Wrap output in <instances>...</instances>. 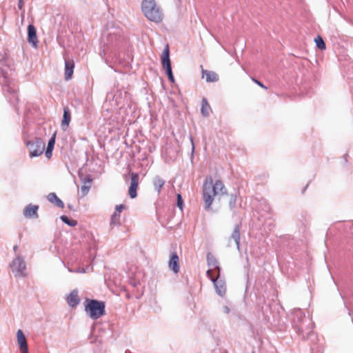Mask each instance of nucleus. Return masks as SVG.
Returning <instances> with one entry per match:
<instances>
[{"label":"nucleus","mask_w":353,"mask_h":353,"mask_svg":"<svg viewBox=\"0 0 353 353\" xmlns=\"http://www.w3.org/2000/svg\"><path fill=\"white\" fill-rule=\"evenodd\" d=\"M225 193V186L222 181L218 180L213 183L211 176H207L203 185V196L205 208L209 209L214 201V198L219 194Z\"/></svg>","instance_id":"nucleus-1"},{"label":"nucleus","mask_w":353,"mask_h":353,"mask_svg":"<svg viewBox=\"0 0 353 353\" xmlns=\"http://www.w3.org/2000/svg\"><path fill=\"white\" fill-rule=\"evenodd\" d=\"M142 11L145 17L154 23H159L163 20V12L155 0H143L142 2Z\"/></svg>","instance_id":"nucleus-2"},{"label":"nucleus","mask_w":353,"mask_h":353,"mask_svg":"<svg viewBox=\"0 0 353 353\" xmlns=\"http://www.w3.org/2000/svg\"><path fill=\"white\" fill-rule=\"evenodd\" d=\"M85 305L86 313L92 319H98L105 314V304L102 301L86 299Z\"/></svg>","instance_id":"nucleus-3"},{"label":"nucleus","mask_w":353,"mask_h":353,"mask_svg":"<svg viewBox=\"0 0 353 353\" xmlns=\"http://www.w3.org/2000/svg\"><path fill=\"white\" fill-rule=\"evenodd\" d=\"M297 319L301 322L298 326V332L303 335L305 338V333L306 335H309L313 328V323L310 319H306L305 314L300 310H297L294 314Z\"/></svg>","instance_id":"nucleus-4"},{"label":"nucleus","mask_w":353,"mask_h":353,"mask_svg":"<svg viewBox=\"0 0 353 353\" xmlns=\"http://www.w3.org/2000/svg\"><path fill=\"white\" fill-rule=\"evenodd\" d=\"M10 267L15 277L22 278L26 276V263L22 256H17L14 259Z\"/></svg>","instance_id":"nucleus-5"},{"label":"nucleus","mask_w":353,"mask_h":353,"mask_svg":"<svg viewBox=\"0 0 353 353\" xmlns=\"http://www.w3.org/2000/svg\"><path fill=\"white\" fill-rule=\"evenodd\" d=\"M30 152V157H39L43 154L45 148V142L40 138H34L26 143Z\"/></svg>","instance_id":"nucleus-6"},{"label":"nucleus","mask_w":353,"mask_h":353,"mask_svg":"<svg viewBox=\"0 0 353 353\" xmlns=\"http://www.w3.org/2000/svg\"><path fill=\"white\" fill-rule=\"evenodd\" d=\"M121 37V31L117 28H112L104 32L103 41L105 45L114 44L119 41Z\"/></svg>","instance_id":"nucleus-7"},{"label":"nucleus","mask_w":353,"mask_h":353,"mask_svg":"<svg viewBox=\"0 0 353 353\" xmlns=\"http://www.w3.org/2000/svg\"><path fill=\"white\" fill-rule=\"evenodd\" d=\"M207 275L213 282L216 293L219 296H223L226 292L225 282L223 280L219 279V276L215 278L211 270H208L207 271Z\"/></svg>","instance_id":"nucleus-8"},{"label":"nucleus","mask_w":353,"mask_h":353,"mask_svg":"<svg viewBox=\"0 0 353 353\" xmlns=\"http://www.w3.org/2000/svg\"><path fill=\"white\" fill-rule=\"evenodd\" d=\"M161 64L164 69L165 70L168 77H170L173 75L171 67V62L170 59V51L169 47L167 46L163 52L161 57Z\"/></svg>","instance_id":"nucleus-9"},{"label":"nucleus","mask_w":353,"mask_h":353,"mask_svg":"<svg viewBox=\"0 0 353 353\" xmlns=\"http://www.w3.org/2000/svg\"><path fill=\"white\" fill-rule=\"evenodd\" d=\"M139 176L137 173L132 172L131 173V181L130 186L128 190V193L132 199H134L137 194V190L139 185Z\"/></svg>","instance_id":"nucleus-10"},{"label":"nucleus","mask_w":353,"mask_h":353,"mask_svg":"<svg viewBox=\"0 0 353 353\" xmlns=\"http://www.w3.org/2000/svg\"><path fill=\"white\" fill-rule=\"evenodd\" d=\"M17 343L19 344V350H20L21 352V353H28L27 341H26L25 334H23V332L21 330H19L17 331Z\"/></svg>","instance_id":"nucleus-11"},{"label":"nucleus","mask_w":353,"mask_h":353,"mask_svg":"<svg viewBox=\"0 0 353 353\" xmlns=\"http://www.w3.org/2000/svg\"><path fill=\"white\" fill-rule=\"evenodd\" d=\"M168 265L170 270H172L175 274L179 271V259L176 252H172L169 260Z\"/></svg>","instance_id":"nucleus-12"},{"label":"nucleus","mask_w":353,"mask_h":353,"mask_svg":"<svg viewBox=\"0 0 353 353\" xmlns=\"http://www.w3.org/2000/svg\"><path fill=\"white\" fill-rule=\"evenodd\" d=\"M28 40L34 47L37 46V37L36 28L33 25H29L28 27Z\"/></svg>","instance_id":"nucleus-13"},{"label":"nucleus","mask_w":353,"mask_h":353,"mask_svg":"<svg viewBox=\"0 0 353 353\" xmlns=\"http://www.w3.org/2000/svg\"><path fill=\"white\" fill-rule=\"evenodd\" d=\"M67 302L68 305L72 307H76L80 303V299L78 294L77 290H73L67 297Z\"/></svg>","instance_id":"nucleus-14"},{"label":"nucleus","mask_w":353,"mask_h":353,"mask_svg":"<svg viewBox=\"0 0 353 353\" xmlns=\"http://www.w3.org/2000/svg\"><path fill=\"white\" fill-rule=\"evenodd\" d=\"M74 63L72 60L65 59V79L70 80L73 74Z\"/></svg>","instance_id":"nucleus-15"},{"label":"nucleus","mask_w":353,"mask_h":353,"mask_svg":"<svg viewBox=\"0 0 353 353\" xmlns=\"http://www.w3.org/2000/svg\"><path fill=\"white\" fill-rule=\"evenodd\" d=\"M38 209H39L38 205L29 204L25 208V209L23 210V214L26 217L37 218L38 217V214H37Z\"/></svg>","instance_id":"nucleus-16"},{"label":"nucleus","mask_w":353,"mask_h":353,"mask_svg":"<svg viewBox=\"0 0 353 353\" xmlns=\"http://www.w3.org/2000/svg\"><path fill=\"white\" fill-rule=\"evenodd\" d=\"M234 240L238 250H240V225L236 224L230 235V240Z\"/></svg>","instance_id":"nucleus-17"},{"label":"nucleus","mask_w":353,"mask_h":353,"mask_svg":"<svg viewBox=\"0 0 353 353\" xmlns=\"http://www.w3.org/2000/svg\"><path fill=\"white\" fill-rule=\"evenodd\" d=\"M203 77H205L207 82H216L218 81V74L212 71L202 70Z\"/></svg>","instance_id":"nucleus-18"},{"label":"nucleus","mask_w":353,"mask_h":353,"mask_svg":"<svg viewBox=\"0 0 353 353\" xmlns=\"http://www.w3.org/2000/svg\"><path fill=\"white\" fill-rule=\"evenodd\" d=\"M70 113L68 108H65L63 110V120L61 123V128L63 130H65L70 122Z\"/></svg>","instance_id":"nucleus-19"},{"label":"nucleus","mask_w":353,"mask_h":353,"mask_svg":"<svg viewBox=\"0 0 353 353\" xmlns=\"http://www.w3.org/2000/svg\"><path fill=\"white\" fill-rule=\"evenodd\" d=\"M48 199L50 202L54 203L57 207L63 208V202L57 197L55 193L51 192L48 195Z\"/></svg>","instance_id":"nucleus-20"},{"label":"nucleus","mask_w":353,"mask_h":353,"mask_svg":"<svg viewBox=\"0 0 353 353\" xmlns=\"http://www.w3.org/2000/svg\"><path fill=\"white\" fill-rule=\"evenodd\" d=\"M152 183L154 189L157 191L158 193H159L161 192L162 187L165 185V180H163L159 176H157L153 179Z\"/></svg>","instance_id":"nucleus-21"},{"label":"nucleus","mask_w":353,"mask_h":353,"mask_svg":"<svg viewBox=\"0 0 353 353\" xmlns=\"http://www.w3.org/2000/svg\"><path fill=\"white\" fill-rule=\"evenodd\" d=\"M210 110L211 108L208 104L207 99L203 98L202 100V106L201 109V114L204 117H208L210 114Z\"/></svg>","instance_id":"nucleus-22"},{"label":"nucleus","mask_w":353,"mask_h":353,"mask_svg":"<svg viewBox=\"0 0 353 353\" xmlns=\"http://www.w3.org/2000/svg\"><path fill=\"white\" fill-rule=\"evenodd\" d=\"M207 260H208V265H210L211 267H214L215 269H217L219 272L220 271L219 267L218 266V262L212 256H210V254H208V257H207Z\"/></svg>","instance_id":"nucleus-23"},{"label":"nucleus","mask_w":353,"mask_h":353,"mask_svg":"<svg viewBox=\"0 0 353 353\" xmlns=\"http://www.w3.org/2000/svg\"><path fill=\"white\" fill-rule=\"evenodd\" d=\"M314 41L316 43V46L321 50H325L326 46H325V42L323 41V39L321 38V37L320 36H317L315 39H314Z\"/></svg>","instance_id":"nucleus-24"},{"label":"nucleus","mask_w":353,"mask_h":353,"mask_svg":"<svg viewBox=\"0 0 353 353\" xmlns=\"http://www.w3.org/2000/svg\"><path fill=\"white\" fill-rule=\"evenodd\" d=\"M61 221L65 223V224L70 225V226H75L77 224V221L70 219L67 216L62 215L61 217Z\"/></svg>","instance_id":"nucleus-25"},{"label":"nucleus","mask_w":353,"mask_h":353,"mask_svg":"<svg viewBox=\"0 0 353 353\" xmlns=\"http://www.w3.org/2000/svg\"><path fill=\"white\" fill-rule=\"evenodd\" d=\"M90 188V185H86L85 183L83 185H82L81 188V190H80L81 196V197L85 196L88 193Z\"/></svg>","instance_id":"nucleus-26"},{"label":"nucleus","mask_w":353,"mask_h":353,"mask_svg":"<svg viewBox=\"0 0 353 353\" xmlns=\"http://www.w3.org/2000/svg\"><path fill=\"white\" fill-rule=\"evenodd\" d=\"M236 196L234 195V194H231L230 196V201H229V206L230 208V209H233L235 205H236Z\"/></svg>","instance_id":"nucleus-27"},{"label":"nucleus","mask_w":353,"mask_h":353,"mask_svg":"<svg viewBox=\"0 0 353 353\" xmlns=\"http://www.w3.org/2000/svg\"><path fill=\"white\" fill-rule=\"evenodd\" d=\"M55 137L56 134H54L53 136L50 138V139L48 141L47 149L49 150H52L54 148V145L55 143Z\"/></svg>","instance_id":"nucleus-28"},{"label":"nucleus","mask_w":353,"mask_h":353,"mask_svg":"<svg viewBox=\"0 0 353 353\" xmlns=\"http://www.w3.org/2000/svg\"><path fill=\"white\" fill-rule=\"evenodd\" d=\"M120 219V214H119L117 212H114L111 217V223L114 224H117L119 223Z\"/></svg>","instance_id":"nucleus-29"},{"label":"nucleus","mask_w":353,"mask_h":353,"mask_svg":"<svg viewBox=\"0 0 353 353\" xmlns=\"http://www.w3.org/2000/svg\"><path fill=\"white\" fill-rule=\"evenodd\" d=\"M177 206H178L181 210H182V209H183V200H182L181 195L180 194H177Z\"/></svg>","instance_id":"nucleus-30"},{"label":"nucleus","mask_w":353,"mask_h":353,"mask_svg":"<svg viewBox=\"0 0 353 353\" xmlns=\"http://www.w3.org/2000/svg\"><path fill=\"white\" fill-rule=\"evenodd\" d=\"M221 312L224 314H228L230 312V307L228 305H224L221 307Z\"/></svg>","instance_id":"nucleus-31"},{"label":"nucleus","mask_w":353,"mask_h":353,"mask_svg":"<svg viewBox=\"0 0 353 353\" xmlns=\"http://www.w3.org/2000/svg\"><path fill=\"white\" fill-rule=\"evenodd\" d=\"M125 208V205L123 204L117 205L115 208V212H117L119 214L122 212L123 210Z\"/></svg>","instance_id":"nucleus-32"},{"label":"nucleus","mask_w":353,"mask_h":353,"mask_svg":"<svg viewBox=\"0 0 353 353\" xmlns=\"http://www.w3.org/2000/svg\"><path fill=\"white\" fill-rule=\"evenodd\" d=\"M252 80L257 84L259 85L260 87L264 88V89H267V87L265 86L261 82H260L259 81L255 79H252Z\"/></svg>","instance_id":"nucleus-33"},{"label":"nucleus","mask_w":353,"mask_h":353,"mask_svg":"<svg viewBox=\"0 0 353 353\" xmlns=\"http://www.w3.org/2000/svg\"><path fill=\"white\" fill-rule=\"evenodd\" d=\"M52 150H49L48 149H46V156L47 158H50L51 156H52Z\"/></svg>","instance_id":"nucleus-34"},{"label":"nucleus","mask_w":353,"mask_h":353,"mask_svg":"<svg viewBox=\"0 0 353 353\" xmlns=\"http://www.w3.org/2000/svg\"><path fill=\"white\" fill-rule=\"evenodd\" d=\"M18 7L20 10H21L23 7V0H19Z\"/></svg>","instance_id":"nucleus-35"},{"label":"nucleus","mask_w":353,"mask_h":353,"mask_svg":"<svg viewBox=\"0 0 353 353\" xmlns=\"http://www.w3.org/2000/svg\"><path fill=\"white\" fill-rule=\"evenodd\" d=\"M69 271L70 272H74L73 270L69 269ZM74 272H85V270H80L79 269H77V270H75Z\"/></svg>","instance_id":"nucleus-36"},{"label":"nucleus","mask_w":353,"mask_h":353,"mask_svg":"<svg viewBox=\"0 0 353 353\" xmlns=\"http://www.w3.org/2000/svg\"><path fill=\"white\" fill-rule=\"evenodd\" d=\"M169 80L171 81V82H174V76H171L170 77H168Z\"/></svg>","instance_id":"nucleus-37"},{"label":"nucleus","mask_w":353,"mask_h":353,"mask_svg":"<svg viewBox=\"0 0 353 353\" xmlns=\"http://www.w3.org/2000/svg\"><path fill=\"white\" fill-rule=\"evenodd\" d=\"M190 140H191V143H192V150H194V145L193 139L191 137V138H190Z\"/></svg>","instance_id":"nucleus-38"},{"label":"nucleus","mask_w":353,"mask_h":353,"mask_svg":"<svg viewBox=\"0 0 353 353\" xmlns=\"http://www.w3.org/2000/svg\"><path fill=\"white\" fill-rule=\"evenodd\" d=\"M17 249H18L17 245H14V248H13L14 251L17 252Z\"/></svg>","instance_id":"nucleus-39"}]
</instances>
